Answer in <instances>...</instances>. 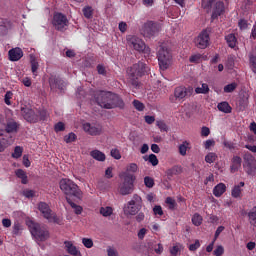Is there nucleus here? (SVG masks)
I'll list each match as a JSON object with an SVG mask.
<instances>
[{
    "mask_svg": "<svg viewBox=\"0 0 256 256\" xmlns=\"http://www.w3.org/2000/svg\"><path fill=\"white\" fill-rule=\"evenodd\" d=\"M94 99L96 103L103 109H115V107L123 109V107H125L123 99H121L119 95L111 92L96 91L94 94Z\"/></svg>",
    "mask_w": 256,
    "mask_h": 256,
    "instance_id": "f257e3e1",
    "label": "nucleus"
},
{
    "mask_svg": "<svg viewBox=\"0 0 256 256\" xmlns=\"http://www.w3.org/2000/svg\"><path fill=\"white\" fill-rule=\"evenodd\" d=\"M59 187L62 193L66 195V201L67 199H71V197L78 199V201H81V199H83V191H81L79 186L74 183L73 180L68 178H62L59 181Z\"/></svg>",
    "mask_w": 256,
    "mask_h": 256,
    "instance_id": "f03ea898",
    "label": "nucleus"
},
{
    "mask_svg": "<svg viewBox=\"0 0 256 256\" xmlns=\"http://www.w3.org/2000/svg\"><path fill=\"white\" fill-rule=\"evenodd\" d=\"M157 59L159 63V68L161 71H167L171 65H173V55L171 50L167 45L161 44L157 53Z\"/></svg>",
    "mask_w": 256,
    "mask_h": 256,
    "instance_id": "7ed1b4c3",
    "label": "nucleus"
},
{
    "mask_svg": "<svg viewBox=\"0 0 256 256\" xmlns=\"http://www.w3.org/2000/svg\"><path fill=\"white\" fill-rule=\"evenodd\" d=\"M141 209H143V199L137 194H134L132 199L123 207L124 215H126V217H133L137 215Z\"/></svg>",
    "mask_w": 256,
    "mask_h": 256,
    "instance_id": "20e7f679",
    "label": "nucleus"
},
{
    "mask_svg": "<svg viewBox=\"0 0 256 256\" xmlns=\"http://www.w3.org/2000/svg\"><path fill=\"white\" fill-rule=\"evenodd\" d=\"M27 225L36 241H47L49 239V230H47V227L41 226L39 223L33 222V220L28 221Z\"/></svg>",
    "mask_w": 256,
    "mask_h": 256,
    "instance_id": "39448f33",
    "label": "nucleus"
},
{
    "mask_svg": "<svg viewBox=\"0 0 256 256\" xmlns=\"http://www.w3.org/2000/svg\"><path fill=\"white\" fill-rule=\"evenodd\" d=\"M145 73H147V66L145 65V63L138 62L137 64H134L128 70L129 83L137 87L139 85V82H137V79H139V77H142V75H145Z\"/></svg>",
    "mask_w": 256,
    "mask_h": 256,
    "instance_id": "423d86ee",
    "label": "nucleus"
},
{
    "mask_svg": "<svg viewBox=\"0 0 256 256\" xmlns=\"http://www.w3.org/2000/svg\"><path fill=\"white\" fill-rule=\"evenodd\" d=\"M126 41L128 47L130 49H134V51H138L139 53H145L146 55H149L151 53V49L145 45V42L143 39L139 38L136 35H127Z\"/></svg>",
    "mask_w": 256,
    "mask_h": 256,
    "instance_id": "0eeeda50",
    "label": "nucleus"
},
{
    "mask_svg": "<svg viewBox=\"0 0 256 256\" xmlns=\"http://www.w3.org/2000/svg\"><path fill=\"white\" fill-rule=\"evenodd\" d=\"M123 177V182L118 186V192L120 195H131L135 191V175L125 174Z\"/></svg>",
    "mask_w": 256,
    "mask_h": 256,
    "instance_id": "6e6552de",
    "label": "nucleus"
},
{
    "mask_svg": "<svg viewBox=\"0 0 256 256\" xmlns=\"http://www.w3.org/2000/svg\"><path fill=\"white\" fill-rule=\"evenodd\" d=\"M38 210L40 211V213H42L44 219H47V221H49V223H57L58 225H61V218H59L57 214L51 211V208L47 203L40 202L38 204Z\"/></svg>",
    "mask_w": 256,
    "mask_h": 256,
    "instance_id": "1a4fd4ad",
    "label": "nucleus"
},
{
    "mask_svg": "<svg viewBox=\"0 0 256 256\" xmlns=\"http://www.w3.org/2000/svg\"><path fill=\"white\" fill-rule=\"evenodd\" d=\"M193 88H187L184 86H178L174 89V94L170 96V103H177L183 101L187 97L188 93H191Z\"/></svg>",
    "mask_w": 256,
    "mask_h": 256,
    "instance_id": "9d476101",
    "label": "nucleus"
},
{
    "mask_svg": "<svg viewBox=\"0 0 256 256\" xmlns=\"http://www.w3.org/2000/svg\"><path fill=\"white\" fill-rule=\"evenodd\" d=\"M52 25L57 31H65L69 27V20L62 13H56L53 16Z\"/></svg>",
    "mask_w": 256,
    "mask_h": 256,
    "instance_id": "9b49d317",
    "label": "nucleus"
},
{
    "mask_svg": "<svg viewBox=\"0 0 256 256\" xmlns=\"http://www.w3.org/2000/svg\"><path fill=\"white\" fill-rule=\"evenodd\" d=\"M244 171L248 175H255L256 173V160L251 153H246L244 155V163H243Z\"/></svg>",
    "mask_w": 256,
    "mask_h": 256,
    "instance_id": "f8f14e48",
    "label": "nucleus"
},
{
    "mask_svg": "<svg viewBox=\"0 0 256 256\" xmlns=\"http://www.w3.org/2000/svg\"><path fill=\"white\" fill-rule=\"evenodd\" d=\"M209 39V32L204 30L194 39V45L198 49H207L209 47Z\"/></svg>",
    "mask_w": 256,
    "mask_h": 256,
    "instance_id": "ddd939ff",
    "label": "nucleus"
},
{
    "mask_svg": "<svg viewBox=\"0 0 256 256\" xmlns=\"http://www.w3.org/2000/svg\"><path fill=\"white\" fill-rule=\"evenodd\" d=\"M83 131L87 133V135L97 137V135H101L103 133V127L99 124H91L86 122L83 124Z\"/></svg>",
    "mask_w": 256,
    "mask_h": 256,
    "instance_id": "4468645a",
    "label": "nucleus"
},
{
    "mask_svg": "<svg viewBox=\"0 0 256 256\" xmlns=\"http://www.w3.org/2000/svg\"><path fill=\"white\" fill-rule=\"evenodd\" d=\"M156 33H159V26L153 21H148L143 25L142 34L144 37H153Z\"/></svg>",
    "mask_w": 256,
    "mask_h": 256,
    "instance_id": "2eb2a0df",
    "label": "nucleus"
},
{
    "mask_svg": "<svg viewBox=\"0 0 256 256\" xmlns=\"http://www.w3.org/2000/svg\"><path fill=\"white\" fill-rule=\"evenodd\" d=\"M21 114L28 123H37L39 121V114L30 108H22Z\"/></svg>",
    "mask_w": 256,
    "mask_h": 256,
    "instance_id": "dca6fc26",
    "label": "nucleus"
},
{
    "mask_svg": "<svg viewBox=\"0 0 256 256\" xmlns=\"http://www.w3.org/2000/svg\"><path fill=\"white\" fill-rule=\"evenodd\" d=\"M64 251L68 253V255L72 256H82L81 255V250L75 246L73 241H64Z\"/></svg>",
    "mask_w": 256,
    "mask_h": 256,
    "instance_id": "f3484780",
    "label": "nucleus"
},
{
    "mask_svg": "<svg viewBox=\"0 0 256 256\" xmlns=\"http://www.w3.org/2000/svg\"><path fill=\"white\" fill-rule=\"evenodd\" d=\"M223 13H225V3L217 1L213 9L212 19H217L220 15H223Z\"/></svg>",
    "mask_w": 256,
    "mask_h": 256,
    "instance_id": "a211bd4d",
    "label": "nucleus"
},
{
    "mask_svg": "<svg viewBox=\"0 0 256 256\" xmlns=\"http://www.w3.org/2000/svg\"><path fill=\"white\" fill-rule=\"evenodd\" d=\"M8 55L10 61H19V59L23 57V50H21V48L19 47L12 48L11 50H9Z\"/></svg>",
    "mask_w": 256,
    "mask_h": 256,
    "instance_id": "6ab92c4d",
    "label": "nucleus"
},
{
    "mask_svg": "<svg viewBox=\"0 0 256 256\" xmlns=\"http://www.w3.org/2000/svg\"><path fill=\"white\" fill-rule=\"evenodd\" d=\"M241 163H242L241 157L234 156L232 158V164L230 166L231 173H236V171H239V169H241Z\"/></svg>",
    "mask_w": 256,
    "mask_h": 256,
    "instance_id": "aec40b11",
    "label": "nucleus"
},
{
    "mask_svg": "<svg viewBox=\"0 0 256 256\" xmlns=\"http://www.w3.org/2000/svg\"><path fill=\"white\" fill-rule=\"evenodd\" d=\"M225 191H227V186H225L224 183H219L218 185H216L213 189V195L215 197H221V195H223V193H225Z\"/></svg>",
    "mask_w": 256,
    "mask_h": 256,
    "instance_id": "412c9836",
    "label": "nucleus"
},
{
    "mask_svg": "<svg viewBox=\"0 0 256 256\" xmlns=\"http://www.w3.org/2000/svg\"><path fill=\"white\" fill-rule=\"evenodd\" d=\"M139 166L136 163H130L126 166V171L122 173L121 177H125L126 174L133 175V173H137Z\"/></svg>",
    "mask_w": 256,
    "mask_h": 256,
    "instance_id": "4be33fe9",
    "label": "nucleus"
},
{
    "mask_svg": "<svg viewBox=\"0 0 256 256\" xmlns=\"http://www.w3.org/2000/svg\"><path fill=\"white\" fill-rule=\"evenodd\" d=\"M90 155L92 158H94L96 161H105L106 156L105 153L99 151V150H93L90 152Z\"/></svg>",
    "mask_w": 256,
    "mask_h": 256,
    "instance_id": "5701e85b",
    "label": "nucleus"
},
{
    "mask_svg": "<svg viewBox=\"0 0 256 256\" xmlns=\"http://www.w3.org/2000/svg\"><path fill=\"white\" fill-rule=\"evenodd\" d=\"M100 215L102 217H111L113 215V207L103 206L100 208Z\"/></svg>",
    "mask_w": 256,
    "mask_h": 256,
    "instance_id": "b1692460",
    "label": "nucleus"
},
{
    "mask_svg": "<svg viewBox=\"0 0 256 256\" xmlns=\"http://www.w3.org/2000/svg\"><path fill=\"white\" fill-rule=\"evenodd\" d=\"M23 231V225L19 221H15L14 225L12 226V235H15L16 237L21 235V232Z\"/></svg>",
    "mask_w": 256,
    "mask_h": 256,
    "instance_id": "393cba45",
    "label": "nucleus"
},
{
    "mask_svg": "<svg viewBox=\"0 0 256 256\" xmlns=\"http://www.w3.org/2000/svg\"><path fill=\"white\" fill-rule=\"evenodd\" d=\"M49 84L51 89H61L63 90V86H61V80L55 78V77H51L49 79Z\"/></svg>",
    "mask_w": 256,
    "mask_h": 256,
    "instance_id": "a878e982",
    "label": "nucleus"
},
{
    "mask_svg": "<svg viewBox=\"0 0 256 256\" xmlns=\"http://www.w3.org/2000/svg\"><path fill=\"white\" fill-rule=\"evenodd\" d=\"M67 203L70 205V207L73 208L74 213H75L76 215H81V213H83V207H81V206L75 204V203L71 200V198H67Z\"/></svg>",
    "mask_w": 256,
    "mask_h": 256,
    "instance_id": "bb28decb",
    "label": "nucleus"
},
{
    "mask_svg": "<svg viewBox=\"0 0 256 256\" xmlns=\"http://www.w3.org/2000/svg\"><path fill=\"white\" fill-rule=\"evenodd\" d=\"M226 43L228 44L231 49H234L235 45H237V38L234 34H228L226 37Z\"/></svg>",
    "mask_w": 256,
    "mask_h": 256,
    "instance_id": "cd10ccee",
    "label": "nucleus"
},
{
    "mask_svg": "<svg viewBox=\"0 0 256 256\" xmlns=\"http://www.w3.org/2000/svg\"><path fill=\"white\" fill-rule=\"evenodd\" d=\"M195 93H197V95H207V93H209V85L207 83H202L201 87L195 88Z\"/></svg>",
    "mask_w": 256,
    "mask_h": 256,
    "instance_id": "c85d7f7f",
    "label": "nucleus"
},
{
    "mask_svg": "<svg viewBox=\"0 0 256 256\" xmlns=\"http://www.w3.org/2000/svg\"><path fill=\"white\" fill-rule=\"evenodd\" d=\"M241 187H245V182H240L239 185L234 186L232 189V197H241Z\"/></svg>",
    "mask_w": 256,
    "mask_h": 256,
    "instance_id": "c756f323",
    "label": "nucleus"
},
{
    "mask_svg": "<svg viewBox=\"0 0 256 256\" xmlns=\"http://www.w3.org/2000/svg\"><path fill=\"white\" fill-rule=\"evenodd\" d=\"M189 146L190 144L188 141H184L182 144L179 145L178 151L182 155V157H185V155H187V149H189Z\"/></svg>",
    "mask_w": 256,
    "mask_h": 256,
    "instance_id": "7c9ffc66",
    "label": "nucleus"
},
{
    "mask_svg": "<svg viewBox=\"0 0 256 256\" xmlns=\"http://www.w3.org/2000/svg\"><path fill=\"white\" fill-rule=\"evenodd\" d=\"M218 109L222 113H231V106L227 102H221L218 104Z\"/></svg>",
    "mask_w": 256,
    "mask_h": 256,
    "instance_id": "2f4dec72",
    "label": "nucleus"
},
{
    "mask_svg": "<svg viewBox=\"0 0 256 256\" xmlns=\"http://www.w3.org/2000/svg\"><path fill=\"white\" fill-rule=\"evenodd\" d=\"M15 173L16 176L21 179L23 185H27V174H25V171H23L22 169H18Z\"/></svg>",
    "mask_w": 256,
    "mask_h": 256,
    "instance_id": "473e14b6",
    "label": "nucleus"
},
{
    "mask_svg": "<svg viewBox=\"0 0 256 256\" xmlns=\"http://www.w3.org/2000/svg\"><path fill=\"white\" fill-rule=\"evenodd\" d=\"M248 217L251 225L256 227V207L252 208V210L248 213Z\"/></svg>",
    "mask_w": 256,
    "mask_h": 256,
    "instance_id": "72a5a7b5",
    "label": "nucleus"
},
{
    "mask_svg": "<svg viewBox=\"0 0 256 256\" xmlns=\"http://www.w3.org/2000/svg\"><path fill=\"white\" fill-rule=\"evenodd\" d=\"M31 71L34 75V77H37V69H39V63L37 62V60H35V58H31Z\"/></svg>",
    "mask_w": 256,
    "mask_h": 256,
    "instance_id": "f704fd0d",
    "label": "nucleus"
},
{
    "mask_svg": "<svg viewBox=\"0 0 256 256\" xmlns=\"http://www.w3.org/2000/svg\"><path fill=\"white\" fill-rule=\"evenodd\" d=\"M83 15L86 19H91L93 17V8L90 6H86L83 8Z\"/></svg>",
    "mask_w": 256,
    "mask_h": 256,
    "instance_id": "c9c22d12",
    "label": "nucleus"
},
{
    "mask_svg": "<svg viewBox=\"0 0 256 256\" xmlns=\"http://www.w3.org/2000/svg\"><path fill=\"white\" fill-rule=\"evenodd\" d=\"M192 223L196 227H199V225H201L203 223V217H201V215H199V214H194L192 217Z\"/></svg>",
    "mask_w": 256,
    "mask_h": 256,
    "instance_id": "e433bc0d",
    "label": "nucleus"
},
{
    "mask_svg": "<svg viewBox=\"0 0 256 256\" xmlns=\"http://www.w3.org/2000/svg\"><path fill=\"white\" fill-rule=\"evenodd\" d=\"M206 163H215L217 161V154L210 152L205 156Z\"/></svg>",
    "mask_w": 256,
    "mask_h": 256,
    "instance_id": "4c0bfd02",
    "label": "nucleus"
},
{
    "mask_svg": "<svg viewBox=\"0 0 256 256\" xmlns=\"http://www.w3.org/2000/svg\"><path fill=\"white\" fill-rule=\"evenodd\" d=\"M65 143H74L77 141V135L75 133H69L68 135L64 136Z\"/></svg>",
    "mask_w": 256,
    "mask_h": 256,
    "instance_id": "58836bf2",
    "label": "nucleus"
},
{
    "mask_svg": "<svg viewBox=\"0 0 256 256\" xmlns=\"http://www.w3.org/2000/svg\"><path fill=\"white\" fill-rule=\"evenodd\" d=\"M7 133H16L17 131V124L16 122H9L6 126Z\"/></svg>",
    "mask_w": 256,
    "mask_h": 256,
    "instance_id": "ea45409f",
    "label": "nucleus"
},
{
    "mask_svg": "<svg viewBox=\"0 0 256 256\" xmlns=\"http://www.w3.org/2000/svg\"><path fill=\"white\" fill-rule=\"evenodd\" d=\"M144 185H146V187H148V189H151L155 186V180H153V178L146 176L144 178Z\"/></svg>",
    "mask_w": 256,
    "mask_h": 256,
    "instance_id": "a19ab883",
    "label": "nucleus"
},
{
    "mask_svg": "<svg viewBox=\"0 0 256 256\" xmlns=\"http://www.w3.org/2000/svg\"><path fill=\"white\" fill-rule=\"evenodd\" d=\"M23 155V148L21 146H16L14 149V153L12 154V157L14 159H19Z\"/></svg>",
    "mask_w": 256,
    "mask_h": 256,
    "instance_id": "79ce46f5",
    "label": "nucleus"
},
{
    "mask_svg": "<svg viewBox=\"0 0 256 256\" xmlns=\"http://www.w3.org/2000/svg\"><path fill=\"white\" fill-rule=\"evenodd\" d=\"M249 61H250V68L253 71V73L256 74V56L251 54L249 56Z\"/></svg>",
    "mask_w": 256,
    "mask_h": 256,
    "instance_id": "37998d69",
    "label": "nucleus"
},
{
    "mask_svg": "<svg viewBox=\"0 0 256 256\" xmlns=\"http://www.w3.org/2000/svg\"><path fill=\"white\" fill-rule=\"evenodd\" d=\"M237 89V83H231L224 87V93H233Z\"/></svg>",
    "mask_w": 256,
    "mask_h": 256,
    "instance_id": "c03bdc74",
    "label": "nucleus"
},
{
    "mask_svg": "<svg viewBox=\"0 0 256 256\" xmlns=\"http://www.w3.org/2000/svg\"><path fill=\"white\" fill-rule=\"evenodd\" d=\"M82 244L86 249H91L93 247V239L91 238H82Z\"/></svg>",
    "mask_w": 256,
    "mask_h": 256,
    "instance_id": "a18cd8bd",
    "label": "nucleus"
},
{
    "mask_svg": "<svg viewBox=\"0 0 256 256\" xmlns=\"http://www.w3.org/2000/svg\"><path fill=\"white\" fill-rule=\"evenodd\" d=\"M36 115H38L39 119L44 120V119H47V117L49 116V113L47 112V110L42 109V110H36Z\"/></svg>",
    "mask_w": 256,
    "mask_h": 256,
    "instance_id": "49530a36",
    "label": "nucleus"
},
{
    "mask_svg": "<svg viewBox=\"0 0 256 256\" xmlns=\"http://www.w3.org/2000/svg\"><path fill=\"white\" fill-rule=\"evenodd\" d=\"M148 161L151 163V165H153V167H157V165H159V159H157L155 154H150Z\"/></svg>",
    "mask_w": 256,
    "mask_h": 256,
    "instance_id": "de8ad7c7",
    "label": "nucleus"
},
{
    "mask_svg": "<svg viewBox=\"0 0 256 256\" xmlns=\"http://www.w3.org/2000/svg\"><path fill=\"white\" fill-rule=\"evenodd\" d=\"M11 99H13V92L7 91L4 96V103H6V105H12Z\"/></svg>",
    "mask_w": 256,
    "mask_h": 256,
    "instance_id": "09e8293b",
    "label": "nucleus"
},
{
    "mask_svg": "<svg viewBox=\"0 0 256 256\" xmlns=\"http://www.w3.org/2000/svg\"><path fill=\"white\" fill-rule=\"evenodd\" d=\"M133 106L135 107V109L137 111H143L145 109V104H143L141 101L139 100H134L133 101Z\"/></svg>",
    "mask_w": 256,
    "mask_h": 256,
    "instance_id": "8fccbe9b",
    "label": "nucleus"
},
{
    "mask_svg": "<svg viewBox=\"0 0 256 256\" xmlns=\"http://www.w3.org/2000/svg\"><path fill=\"white\" fill-rule=\"evenodd\" d=\"M182 245L181 244H176L174 245L171 249H170V253L171 255H177V253H179V251H181L182 249Z\"/></svg>",
    "mask_w": 256,
    "mask_h": 256,
    "instance_id": "3c124183",
    "label": "nucleus"
},
{
    "mask_svg": "<svg viewBox=\"0 0 256 256\" xmlns=\"http://www.w3.org/2000/svg\"><path fill=\"white\" fill-rule=\"evenodd\" d=\"M22 194L24 195V197H26V199H31L35 197V191L29 189L23 190Z\"/></svg>",
    "mask_w": 256,
    "mask_h": 256,
    "instance_id": "603ef678",
    "label": "nucleus"
},
{
    "mask_svg": "<svg viewBox=\"0 0 256 256\" xmlns=\"http://www.w3.org/2000/svg\"><path fill=\"white\" fill-rule=\"evenodd\" d=\"M201 247V242L199 240H195V243L189 245V251H197Z\"/></svg>",
    "mask_w": 256,
    "mask_h": 256,
    "instance_id": "864d4df0",
    "label": "nucleus"
},
{
    "mask_svg": "<svg viewBox=\"0 0 256 256\" xmlns=\"http://www.w3.org/2000/svg\"><path fill=\"white\" fill-rule=\"evenodd\" d=\"M0 143H2V145H7V143H9V146H11L13 145V138L11 136H6L0 140Z\"/></svg>",
    "mask_w": 256,
    "mask_h": 256,
    "instance_id": "5fc2aeb1",
    "label": "nucleus"
},
{
    "mask_svg": "<svg viewBox=\"0 0 256 256\" xmlns=\"http://www.w3.org/2000/svg\"><path fill=\"white\" fill-rule=\"evenodd\" d=\"M215 3V0H202V7L204 9H210L211 5Z\"/></svg>",
    "mask_w": 256,
    "mask_h": 256,
    "instance_id": "6e6d98bb",
    "label": "nucleus"
},
{
    "mask_svg": "<svg viewBox=\"0 0 256 256\" xmlns=\"http://www.w3.org/2000/svg\"><path fill=\"white\" fill-rule=\"evenodd\" d=\"M238 27L241 29V31H245V29L249 27V24L247 23L246 20L241 19L238 23Z\"/></svg>",
    "mask_w": 256,
    "mask_h": 256,
    "instance_id": "4d7b16f0",
    "label": "nucleus"
},
{
    "mask_svg": "<svg viewBox=\"0 0 256 256\" xmlns=\"http://www.w3.org/2000/svg\"><path fill=\"white\" fill-rule=\"evenodd\" d=\"M189 61L190 63H199L201 61V54L192 55Z\"/></svg>",
    "mask_w": 256,
    "mask_h": 256,
    "instance_id": "13d9d810",
    "label": "nucleus"
},
{
    "mask_svg": "<svg viewBox=\"0 0 256 256\" xmlns=\"http://www.w3.org/2000/svg\"><path fill=\"white\" fill-rule=\"evenodd\" d=\"M110 153H111V157H113L114 159H117V160L121 159V152H119V150L112 149Z\"/></svg>",
    "mask_w": 256,
    "mask_h": 256,
    "instance_id": "bf43d9fd",
    "label": "nucleus"
},
{
    "mask_svg": "<svg viewBox=\"0 0 256 256\" xmlns=\"http://www.w3.org/2000/svg\"><path fill=\"white\" fill-rule=\"evenodd\" d=\"M156 125L160 131H167V124H165L162 120L157 121Z\"/></svg>",
    "mask_w": 256,
    "mask_h": 256,
    "instance_id": "052dcab7",
    "label": "nucleus"
},
{
    "mask_svg": "<svg viewBox=\"0 0 256 256\" xmlns=\"http://www.w3.org/2000/svg\"><path fill=\"white\" fill-rule=\"evenodd\" d=\"M223 253H225V249L223 248V246H218L214 250V255L215 256H221V255H223Z\"/></svg>",
    "mask_w": 256,
    "mask_h": 256,
    "instance_id": "680f3d73",
    "label": "nucleus"
},
{
    "mask_svg": "<svg viewBox=\"0 0 256 256\" xmlns=\"http://www.w3.org/2000/svg\"><path fill=\"white\" fill-rule=\"evenodd\" d=\"M145 235H147V229L141 228L138 232V239H140V240L145 239Z\"/></svg>",
    "mask_w": 256,
    "mask_h": 256,
    "instance_id": "e2e57ef3",
    "label": "nucleus"
},
{
    "mask_svg": "<svg viewBox=\"0 0 256 256\" xmlns=\"http://www.w3.org/2000/svg\"><path fill=\"white\" fill-rule=\"evenodd\" d=\"M166 203L169 205V209H175V200L173 198H166Z\"/></svg>",
    "mask_w": 256,
    "mask_h": 256,
    "instance_id": "0e129e2a",
    "label": "nucleus"
},
{
    "mask_svg": "<svg viewBox=\"0 0 256 256\" xmlns=\"http://www.w3.org/2000/svg\"><path fill=\"white\" fill-rule=\"evenodd\" d=\"M21 83H23V85H24L25 87H31V85H32L31 78H29V77H24V78L21 80Z\"/></svg>",
    "mask_w": 256,
    "mask_h": 256,
    "instance_id": "69168bd1",
    "label": "nucleus"
},
{
    "mask_svg": "<svg viewBox=\"0 0 256 256\" xmlns=\"http://www.w3.org/2000/svg\"><path fill=\"white\" fill-rule=\"evenodd\" d=\"M154 211V215H159L161 217V215H163V208H161V206H155L153 208Z\"/></svg>",
    "mask_w": 256,
    "mask_h": 256,
    "instance_id": "338daca9",
    "label": "nucleus"
},
{
    "mask_svg": "<svg viewBox=\"0 0 256 256\" xmlns=\"http://www.w3.org/2000/svg\"><path fill=\"white\" fill-rule=\"evenodd\" d=\"M108 256H119V253H117V250H115L112 247H109L107 249Z\"/></svg>",
    "mask_w": 256,
    "mask_h": 256,
    "instance_id": "774afa93",
    "label": "nucleus"
}]
</instances>
